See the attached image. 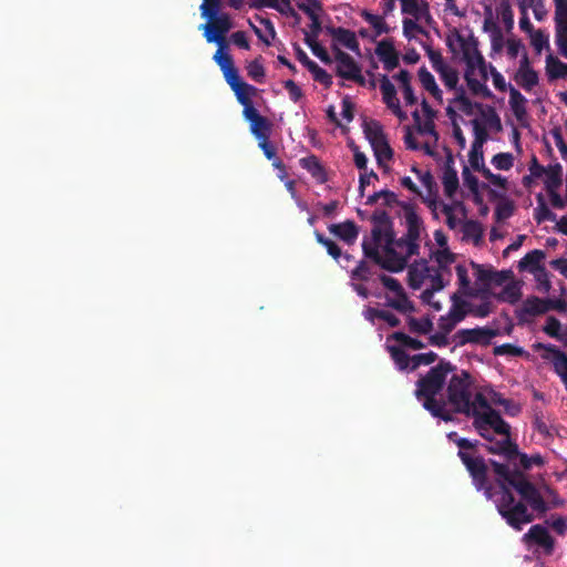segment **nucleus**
I'll list each match as a JSON object with an SVG mask.
<instances>
[{
  "label": "nucleus",
  "mask_w": 567,
  "mask_h": 567,
  "mask_svg": "<svg viewBox=\"0 0 567 567\" xmlns=\"http://www.w3.org/2000/svg\"><path fill=\"white\" fill-rule=\"evenodd\" d=\"M327 30L336 41L344 45L347 49L355 53H359L360 47L355 33L353 31L344 29L342 27H330Z\"/></svg>",
  "instance_id": "dca6fc26"
},
{
  "label": "nucleus",
  "mask_w": 567,
  "mask_h": 567,
  "mask_svg": "<svg viewBox=\"0 0 567 567\" xmlns=\"http://www.w3.org/2000/svg\"><path fill=\"white\" fill-rule=\"evenodd\" d=\"M417 20H412L409 18H405L403 20V34L406 39L411 40L413 38V32H417L423 35H429L427 31L421 27L417 22Z\"/></svg>",
  "instance_id": "864d4df0"
},
{
  "label": "nucleus",
  "mask_w": 567,
  "mask_h": 567,
  "mask_svg": "<svg viewBox=\"0 0 567 567\" xmlns=\"http://www.w3.org/2000/svg\"><path fill=\"white\" fill-rule=\"evenodd\" d=\"M429 277H431V287L422 292V299L425 302H430V299L433 298L434 293L445 287L444 279L439 271H436L433 276L430 275Z\"/></svg>",
  "instance_id": "c03bdc74"
},
{
  "label": "nucleus",
  "mask_w": 567,
  "mask_h": 567,
  "mask_svg": "<svg viewBox=\"0 0 567 567\" xmlns=\"http://www.w3.org/2000/svg\"><path fill=\"white\" fill-rule=\"evenodd\" d=\"M362 127L364 136L369 141L370 145H373L379 141H383L386 138L382 125L380 124V122L375 120H364Z\"/></svg>",
  "instance_id": "b1692460"
},
{
  "label": "nucleus",
  "mask_w": 567,
  "mask_h": 567,
  "mask_svg": "<svg viewBox=\"0 0 567 567\" xmlns=\"http://www.w3.org/2000/svg\"><path fill=\"white\" fill-rule=\"evenodd\" d=\"M470 416L474 417L473 426L477 433L487 441H493L491 431L499 435H509V424L505 422L499 412L494 409H489V411L483 412L473 409V411L470 413Z\"/></svg>",
  "instance_id": "39448f33"
},
{
  "label": "nucleus",
  "mask_w": 567,
  "mask_h": 567,
  "mask_svg": "<svg viewBox=\"0 0 567 567\" xmlns=\"http://www.w3.org/2000/svg\"><path fill=\"white\" fill-rule=\"evenodd\" d=\"M308 71L312 74L313 80L322 84L324 87L329 89L332 85V76L317 63H315Z\"/></svg>",
  "instance_id": "8fccbe9b"
},
{
  "label": "nucleus",
  "mask_w": 567,
  "mask_h": 567,
  "mask_svg": "<svg viewBox=\"0 0 567 567\" xmlns=\"http://www.w3.org/2000/svg\"><path fill=\"white\" fill-rule=\"evenodd\" d=\"M401 209L404 212V218L406 223V238L412 241L411 252H419L420 245L419 239L422 228V219L415 212V207L411 203H400Z\"/></svg>",
  "instance_id": "9b49d317"
},
{
  "label": "nucleus",
  "mask_w": 567,
  "mask_h": 567,
  "mask_svg": "<svg viewBox=\"0 0 567 567\" xmlns=\"http://www.w3.org/2000/svg\"><path fill=\"white\" fill-rule=\"evenodd\" d=\"M474 132V141L473 144L484 145L488 140V133L486 127L476 118L471 121Z\"/></svg>",
  "instance_id": "6e6d98bb"
},
{
  "label": "nucleus",
  "mask_w": 567,
  "mask_h": 567,
  "mask_svg": "<svg viewBox=\"0 0 567 567\" xmlns=\"http://www.w3.org/2000/svg\"><path fill=\"white\" fill-rule=\"evenodd\" d=\"M388 351L399 370L403 371L412 365V357H410L401 347L388 346Z\"/></svg>",
  "instance_id": "2f4dec72"
},
{
  "label": "nucleus",
  "mask_w": 567,
  "mask_h": 567,
  "mask_svg": "<svg viewBox=\"0 0 567 567\" xmlns=\"http://www.w3.org/2000/svg\"><path fill=\"white\" fill-rule=\"evenodd\" d=\"M412 172H414L422 185L427 189L429 195H435L436 194V182L430 171L422 172L421 169H417L416 167L412 168Z\"/></svg>",
  "instance_id": "de8ad7c7"
},
{
  "label": "nucleus",
  "mask_w": 567,
  "mask_h": 567,
  "mask_svg": "<svg viewBox=\"0 0 567 567\" xmlns=\"http://www.w3.org/2000/svg\"><path fill=\"white\" fill-rule=\"evenodd\" d=\"M208 22L199 27L204 30V37L208 43H216L219 48H227L226 35L233 28L231 18L221 12L214 16H202Z\"/></svg>",
  "instance_id": "0eeeda50"
},
{
  "label": "nucleus",
  "mask_w": 567,
  "mask_h": 567,
  "mask_svg": "<svg viewBox=\"0 0 567 567\" xmlns=\"http://www.w3.org/2000/svg\"><path fill=\"white\" fill-rule=\"evenodd\" d=\"M526 97L513 85H509V106L517 121H523L527 115Z\"/></svg>",
  "instance_id": "a211bd4d"
},
{
  "label": "nucleus",
  "mask_w": 567,
  "mask_h": 567,
  "mask_svg": "<svg viewBox=\"0 0 567 567\" xmlns=\"http://www.w3.org/2000/svg\"><path fill=\"white\" fill-rule=\"evenodd\" d=\"M548 312V308L546 307V299H540L536 296L528 297L524 302L520 310L517 312L519 319H523L524 316H539Z\"/></svg>",
  "instance_id": "f3484780"
},
{
  "label": "nucleus",
  "mask_w": 567,
  "mask_h": 567,
  "mask_svg": "<svg viewBox=\"0 0 567 567\" xmlns=\"http://www.w3.org/2000/svg\"><path fill=\"white\" fill-rule=\"evenodd\" d=\"M437 73L447 89L455 90L457 92L458 72L455 69L447 65Z\"/></svg>",
  "instance_id": "a18cd8bd"
},
{
  "label": "nucleus",
  "mask_w": 567,
  "mask_h": 567,
  "mask_svg": "<svg viewBox=\"0 0 567 567\" xmlns=\"http://www.w3.org/2000/svg\"><path fill=\"white\" fill-rule=\"evenodd\" d=\"M534 349L546 351L542 358L553 364L555 373L560 378L567 391V353L554 344L536 343Z\"/></svg>",
  "instance_id": "9d476101"
},
{
  "label": "nucleus",
  "mask_w": 567,
  "mask_h": 567,
  "mask_svg": "<svg viewBox=\"0 0 567 567\" xmlns=\"http://www.w3.org/2000/svg\"><path fill=\"white\" fill-rule=\"evenodd\" d=\"M315 237H316V240L322 245L323 247H326L327 249V252L334 259V260H338L341 255H342V250L341 248L331 239L324 237L323 234H321L320 231L316 230L315 231Z\"/></svg>",
  "instance_id": "37998d69"
},
{
  "label": "nucleus",
  "mask_w": 567,
  "mask_h": 567,
  "mask_svg": "<svg viewBox=\"0 0 567 567\" xmlns=\"http://www.w3.org/2000/svg\"><path fill=\"white\" fill-rule=\"evenodd\" d=\"M560 328H561L560 321L557 318L550 316L547 318L546 324L544 326L543 330L549 337L560 339V334H559Z\"/></svg>",
  "instance_id": "0e129e2a"
},
{
  "label": "nucleus",
  "mask_w": 567,
  "mask_h": 567,
  "mask_svg": "<svg viewBox=\"0 0 567 567\" xmlns=\"http://www.w3.org/2000/svg\"><path fill=\"white\" fill-rule=\"evenodd\" d=\"M452 306L447 315L454 319V321H462L468 312V302L463 300L458 293H453L451 297Z\"/></svg>",
  "instance_id": "c85d7f7f"
},
{
  "label": "nucleus",
  "mask_w": 567,
  "mask_h": 567,
  "mask_svg": "<svg viewBox=\"0 0 567 567\" xmlns=\"http://www.w3.org/2000/svg\"><path fill=\"white\" fill-rule=\"evenodd\" d=\"M247 73L258 83H261L265 79V68L258 60H254L248 64Z\"/></svg>",
  "instance_id": "680f3d73"
},
{
  "label": "nucleus",
  "mask_w": 567,
  "mask_h": 567,
  "mask_svg": "<svg viewBox=\"0 0 567 567\" xmlns=\"http://www.w3.org/2000/svg\"><path fill=\"white\" fill-rule=\"evenodd\" d=\"M545 252L539 249H534L527 252L518 262V270L525 271L535 275L539 270L545 269L542 265V261L545 259Z\"/></svg>",
  "instance_id": "2eb2a0df"
},
{
  "label": "nucleus",
  "mask_w": 567,
  "mask_h": 567,
  "mask_svg": "<svg viewBox=\"0 0 567 567\" xmlns=\"http://www.w3.org/2000/svg\"><path fill=\"white\" fill-rule=\"evenodd\" d=\"M300 166L308 171L313 178H316L319 183L327 182V175L323 166L317 156L311 155L308 157H303L300 161Z\"/></svg>",
  "instance_id": "412c9836"
},
{
  "label": "nucleus",
  "mask_w": 567,
  "mask_h": 567,
  "mask_svg": "<svg viewBox=\"0 0 567 567\" xmlns=\"http://www.w3.org/2000/svg\"><path fill=\"white\" fill-rule=\"evenodd\" d=\"M226 48H219L214 54L215 62L219 65L221 71H226L234 66V61L230 54L225 52Z\"/></svg>",
  "instance_id": "bf43d9fd"
},
{
  "label": "nucleus",
  "mask_w": 567,
  "mask_h": 567,
  "mask_svg": "<svg viewBox=\"0 0 567 567\" xmlns=\"http://www.w3.org/2000/svg\"><path fill=\"white\" fill-rule=\"evenodd\" d=\"M297 7L305 14H307L310 19L311 24L309 25V31L303 30L305 37L318 38L322 30V27H321L320 18H319L318 13L316 12V9H313L312 7L308 6L305 2H299L297 4Z\"/></svg>",
  "instance_id": "aec40b11"
},
{
  "label": "nucleus",
  "mask_w": 567,
  "mask_h": 567,
  "mask_svg": "<svg viewBox=\"0 0 567 567\" xmlns=\"http://www.w3.org/2000/svg\"><path fill=\"white\" fill-rule=\"evenodd\" d=\"M534 277L537 281V289L543 293H548L551 289L548 271L546 269L539 270Z\"/></svg>",
  "instance_id": "e2e57ef3"
},
{
  "label": "nucleus",
  "mask_w": 567,
  "mask_h": 567,
  "mask_svg": "<svg viewBox=\"0 0 567 567\" xmlns=\"http://www.w3.org/2000/svg\"><path fill=\"white\" fill-rule=\"evenodd\" d=\"M442 184L447 197H452L456 193L458 188V177L457 172L453 167L447 166L445 168L442 176Z\"/></svg>",
  "instance_id": "7c9ffc66"
},
{
  "label": "nucleus",
  "mask_w": 567,
  "mask_h": 567,
  "mask_svg": "<svg viewBox=\"0 0 567 567\" xmlns=\"http://www.w3.org/2000/svg\"><path fill=\"white\" fill-rule=\"evenodd\" d=\"M368 258L361 259L350 272L352 281L368 282L374 275L373 268L367 261Z\"/></svg>",
  "instance_id": "cd10ccee"
},
{
  "label": "nucleus",
  "mask_w": 567,
  "mask_h": 567,
  "mask_svg": "<svg viewBox=\"0 0 567 567\" xmlns=\"http://www.w3.org/2000/svg\"><path fill=\"white\" fill-rule=\"evenodd\" d=\"M388 306L402 313L414 311V306L412 301L409 300L404 290L401 293H396L395 299H389Z\"/></svg>",
  "instance_id": "58836bf2"
},
{
  "label": "nucleus",
  "mask_w": 567,
  "mask_h": 567,
  "mask_svg": "<svg viewBox=\"0 0 567 567\" xmlns=\"http://www.w3.org/2000/svg\"><path fill=\"white\" fill-rule=\"evenodd\" d=\"M465 81L467 83L468 89L475 95H482L485 99H491L493 93L486 86V84L482 83L480 80L472 76V71L467 70L465 72Z\"/></svg>",
  "instance_id": "c9c22d12"
},
{
  "label": "nucleus",
  "mask_w": 567,
  "mask_h": 567,
  "mask_svg": "<svg viewBox=\"0 0 567 567\" xmlns=\"http://www.w3.org/2000/svg\"><path fill=\"white\" fill-rule=\"evenodd\" d=\"M271 127V122L267 117L260 116L250 124V132L258 141H260L270 137Z\"/></svg>",
  "instance_id": "473e14b6"
},
{
  "label": "nucleus",
  "mask_w": 567,
  "mask_h": 567,
  "mask_svg": "<svg viewBox=\"0 0 567 567\" xmlns=\"http://www.w3.org/2000/svg\"><path fill=\"white\" fill-rule=\"evenodd\" d=\"M391 338L393 340L400 342L403 347H406L410 349L419 350V349H423L425 347V344L422 341L414 339L401 331L394 332L391 336Z\"/></svg>",
  "instance_id": "09e8293b"
},
{
  "label": "nucleus",
  "mask_w": 567,
  "mask_h": 567,
  "mask_svg": "<svg viewBox=\"0 0 567 567\" xmlns=\"http://www.w3.org/2000/svg\"><path fill=\"white\" fill-rule=\"evenodd\" d=\"M378 164L381 166L384 161H391L393 158V151L388 142V138L379 141L371 145Z\"/></svg>",
  "instance_id": "4c0bfd02"
},
{
  "label": "nucleus",
  "mask_w": 567,
  "mask_h": 567,
  "mask_svg": "<svg viewBox=\"0 0 567 567\" xmlns=\"http://www.w3.org/2000/svg\"><path fill=\"white\" fill-rule=\"evenodd\" d=\"M231 90L235 92L236 97L241 105L250 103L251 95L256 92V89L246 82L240 83L238 86L231 87Z\"/></svg>",
  "instance_id": "49530a36"
},
{
  "label": "nucleus",
  "mask_w": 567,
  "mask_h": 567,
  "mask_svg": "<svg viewBox=\"0 0 567 567\" xmlns=\"http://www.w3.org/2000/svg\"><path fill=\"white\" fill-rule=\"evenodd\" d=\"M524 539L527 543L543 547L547 554L554 550L555 540L548 529L540 524L533 525L524 535Z\"/></svg>",
  "instance_id": "ddd939ff"
},
{
  "label": "nucleus",
  "mask_w": 567,
  "mask_h": 567,
  "mask_svg": "<svg viewBox=\"0 0 567 567\" xmlns=\"http://www.w3.org/2000/svg\"><path fill=\"white\" fill-rule=\"evenodd\" d=\"M555 25L567 24V0H554Z\"/></svg>",
  "instance_id": "052dcab7"
},
{
  "label": "nucleus",
  "mask_w": 567,
  "mask_h": 567,
  "mask_svg": "<svg viewBox=\"0 0 567 567\" xmlns=\"http://www.w3.org/2000/svg\"><path fill=\"white\" fill-rule=\"evenodd\" d=\"M456 276L458 279L460 289L463 295L468 297H476L478 296V291L471 288V281L468 278L467 268L464 265H457L455 267Z\"/></svg>",
  "instance_id": "72a5a7b5"
},
{
  "label": "nucleus",
  "mask_w": 567,
  "mask_h": 567,
  "mask_svg": "<svg viewBox=\"0 0 567 567\" xmlns=\"http://www.w3.org/2000/svg\"><path fill=\"white\" fill-rule=\"evenodd\" d=\"M437 359V354L433 351L426 353H420L412 357L411 371L416 370L421 365H429Z\"/></svg>",
  "instance_id": "5fc2aeb1"
},
{
  "label": "nucleus",
  "mask_w": 567,
  "mask_h": 567,
  "mask_svg": "<svg viewBox=\"0 0 567 567\" xmlns=\"http://www.w3.org/2000/svg\"><path fill=\"white\" fill-rule=\"evenodd\" d=\"M409 285L413 289H419L424 280L430 276V267L425 261L420 265L411 266L409 269Z\"/></svg>",
  "instance_id": "5701e85b"
},
{
  "label": "nucleus",
  "mask_w": 567,
  "mask_h": 567,
  "mask_svg": "<svg viewBox=\"0 0 567 567\" xmlns=\"http://www.w3.org/2000/svg\"><path fill=\"white\" fill-rule=\"evenodd\" d=\"M455 102H457L460 104L461 110L465 114L470 115L473 113V104H472L471 100L466 96V93H465V90L463 86H460L457 89Z\"/></svg>",
  "instance_id": "338daca9"
},
{
  "label": "nucleus",
  "mask_w": 567,
  "mask_h": 567,
  "mask_svg": "<svg viewBox=\"0 0 567 567\" xmlns=\"http://www.w3.org/2000/svg\"><path fill=\"white\" fill-rule=\"evenodd\" d=\"M455 370L451 362L441 360L437 365L431 368L429 372L416 382L415 395L423 400V406L433 416L444 421H451V414L445 410L446 403L443 400H436V395L443 390L446 377Z\"/></svg>",
  "instance_id": "f03ea898"
},
{
  "label": "nucleus",
  "mask_w": 567,
  "mask_h": 567,
  "mask_svg": "<svg viewBox=\"0 0 567 567\" xmlns=\"http://www.w3.org/2000/svg\"><path fill=\"white\" fill-rule=\"evenodd\" d=\"M372 224L371 238H364L362 245H375L380 248L384 243L394 241V224L390 215L383 209H375L370 217Z\"/></svg>",
  "instance_id": "423d86ee"
},
{
  "label": "nucleus",
  "mask_w": 567,
  "mask_h": 567,
  "mask_svg": "<svg viewBox=\"0 0 567 567\" xmlns=\"http://www.w3.org/2000/svg\"><path fill=\"white\" fill-rule=\"evenodd\" d=\"M408 327L410 332L417 334H427L433 329V322L429 317L416 319L414 317L408 318Z\"/></svg>",
  "instance_id": "e433bc0d"
},
{
  "label": "nucleus",
  "mask_w": 567,
  "mask_h": 567,
  "mask_svg": "<svg viewBox=\"0 0 567 567\" xmlns=\"http://www.w3.org/2000/svg\"><path fill=\"white\" fill-rule=\"evenodd\" d=\"M336 65V74L341 79L353 81L361 86L365 85V79L361 74V66L347 52L333 45Z\"/></svg>",
  "instance_id": "6e6552de"
},
{
  "label": "nucleus",
  "mask_w": 567,
  "mask_h": 567,
  "mask_svg": "<svg viewBox=\"0 0 567 567\" xmlns=\"http://www.w3.org/2000/svg\"><path fill=\"white\" fill-rule=\"evenodd\" d=\"M374 52L382 63L399 53L395 50L393 41L391 39L381 40L377 44Z\"/></svg>",
  "instance_id": "ea45409f"
},
{
  "label": "nucleus",
  "mask_w": 567,
  "mask_h": 567,
  "mask_svg": "<svg viewBox=\"0 0 567 567\" xmlns=\"http://www.w3.org/2000/svg\"><path fill=\"white\" fill-rule=\"evenodd\" d=\"M544 181L546 190L558 189L563 184V167L559 163L548 165L545 172Z\"/></svg>",
  "instance_id": "393cba45"
},
{
  "label": "nucleus",
  "mask_w": 567,
  "mask_h": 567,
  "mask_svg": "<svg viewBox=\"0 0 567 567\" xmlns=\"http://www.w3.org/2000/svg\"><path fill=\"white\" fill-rule=\"evenodd\" d=\"M514 81L526 92H530L539 83L538 73L535 70L516 71Z\"/></svg>",
  "instance_id": "bb28decb"
},
{
  "label": "nucleus",
  "mask_w": 567,
  "mask_h": 567,
  "mask_svg": "<svg viewBox=\"0 0 567 567\" xmlns=\"http://www.w3.org/2000/svg\"><path fill=\"white\" fill-rule=\"evenodd\" d=\"M305 43L321 62L324 64H330L332 62L327 50L318 42V38L305 37Z\"/></svg>",
  "instance_id": "79ce46f5"
},
{
  "label": "nucleus",
  "mask_w": 567,
  "mask_h": 567,
  "mask_svg": "<svg viewBox=\"0 0 567 567\" xmlns=\"http://www.w3.org/2000/svg\"><path fill=\"white\" fill-rule=\"evenodd\" d=\"M499 333L498 329L488 327H476L473 329H461L454 334V340L457 347H463L467 343L488 346L493 338Z\"/></svg>",
  "instance_id": "1a4fd4ad"
},
{
  "label": "nucleus",
  "mask_w": 567,
  "mask_h": 567,
  "mask_svg": "<svg viewBox=\"0 0 567 567\" xmlns=\"http://www.w3.org/2000/svg\"><path fill=\"white\" fill-rule=\"evenodd\" d=\"M361 246L364 258L370 259L373 264L391 272L402 271L410 258L396 251L394 241L384 243L380 248L375 247V245L370 247L368 244Z\"/></svg>",
  "instance_id": "7ed1b4c3"
},
{
  "label": "nucleus",
  "mask_w": 567,
  "mask_h": 567,
  "mask_svg": "<svg viewBox=\"0 0 567 567\" xmlns=\"http://www.w3.org/2000/svg\"><path fill=\"white\" fill-rule=\"evenodd\" d=\"M361 17L374 29L375 37H380L381 34L384 33H390L391 28L385 22L384 16L373 14L368 10H363L361 12Z\"/></svg>",
  "instance_id": "a878e982"
},
{
  "label": "nucleus",
  "mask_w": 567,
  "mask_h": 567,
  "mask_svg": "<svg viewBox=\"0 0 567 567\" xmlns=\"http://www.w3.org/2000/svg\"><path fill=\"white\" fill-rule=\"evenodd\" d=\"M514 213V204L511 200H503L497 204L494 213L496 221H502L509 218Z\"/></svg>",
  "instance_id": "3c124183"
},
{
  "label": "nucleus",
  "mask_w": 567,
  "mask_h": 567,
  "mask_svg": "<svg viewBox=\"0 0 567 567\" xmlns=\"http://www.w3.org/2000/svg\"><path fill=\"white\" fill-rule=\"evenodd\" d=\"M502 444L503 455L506 456L507 460L512 461L520 455L517 444L511 441L509 435L502 440Z\"/></svg>",
  "instance_id": "774afa93"
},
{
  "label": "nucleus",
  "mask_w": 567,
  "mask_h": 567,
  "mask_svg": "<svg viewBox=\"0 0 567 567\" xmlns=\"http://www.w3.org/2000/svg\"><path fill=\"white\" fill-rule=\"evenodd\" d=\"M522 298V289L518 282L512 281L507 284L498 293L497 299L511 305H515Z\"/></svg>",
  "instance_id": "c756f323"
},
{
  "label": "nucleus",
  "mask_w": 567,
  "mask_h": 567,
  "mask_svg": "<svg viewBox=\"0 0 567 567\" xmlns=\"http://www.w3.org/2000/svg\"><path fill=\"white\" fill-rule=\"evenodd\" d=\"M221 0H204L199 7L202 16H214L220 12Z\"/></svg>",
  "instance_id": "69168bd1"
},
{
  "label": "nucleus",
  "mask_w": 567,
  "mask_h": 567,
  "mask_svg": "<svg viewBox=\"0 0 567 567\" xmlns=\"http://www.w3.org/2000/svg\"><path fill=\"white\" fill-rule=\"evenodd\" d=\"M530 35V43L537 53H540L544 48H549L548 35L542 30H536Z\"/></svg>",
  "instance_id": "4d7b16f0"
},
{
  "label": "nucleus",
  "mask_w": 567,
  "mask_h": 567,
  "mask_svg": "<svg viewBox=\"0 0 567 567\" xmlns=\"http://www.w3.org/2000/svg\"><path fill=\"white\" fill-rule=\"evenodd\" d=\"M495 355H512V357H520L525 353L524 349L520 347H516L512 343H504L501 346H496L494 348Z\"/></svg>",
  "instance_id": "13d9d810"
},
{
  "label": "nucleus",
  "mask_w": 567,
  "mask_h": 567,
  "mask_svg": "<svg viewBox=\"0 0 567 567\" xmlns=\"http://www.w3.org/2000/svg\"><path fill=\"white\" fill-rule=\"evenodd\" d=\"M492 164L501 171H508L514 165V157L511 153H498L493 156Z\"/></svg>",
  "instance_id": "603ef678"
},
{
  "label": "nucleus",
  "mask_w": 567,
  "mask_h": 567,
  "mask_svg": "<svg viewBox=\"0 0 567 567\" xmlns=\"http://www.w3.org/2000/svg\"><path fill=\"white\" fill-rule=\"evenodd\" d=\"M537 203L538 205L534 210L535 220L538 224L544 223L546 220L555 221L557 216L549 209L542 194L537 195Z\"/></svg>",
  "instance_id": "f704fd0d"
},
{
  "label": "nucleus",
  "mask_w": 567,
  "mask_h": 567,
  "mask_svg": "<svg viewBox=\"0 0 567 567\" xmlns=\"http://www.w3.org/2000/svg\"><path fill=\"white\" fill-rule=\"evenodd\" d=\"M380 90L385 105L389 109H396L399 111L400 101L396 96L395 86L385 74L380 75Z\"/></svg>",
  "instance_id": "6ab92c4d"
},
{
  "label": "nucleus",
  "mask_w": 567,
  "mask_h": 567,
  "mask_svg": "<svg viewBox=\"0 0 567 567\" xmlns=\"http://www.w3.org/2000/svg\"><path fill=\"white\" fill-rule=\"evenodd\" d=\"M328 230L347 245H353L359 236L358 226L350 219L339 224H331Z\"/></svg>",
  "instance_id": "4468645a"
},
{
  "label": "nucleus",
  "mask_w": 567,
  "mask_h": 567,
  "mask_svg": "<svg viewBox=\"0 0 567 567\" xmlns=\"http://www.w3.org/2000/svg\"><path fill=\"white\" fill-rule=\"evenodd\" d=\"M472 377L470 372L462 370L460 374H454L447 385L449 402L456 412L470 416L472 406Z\"/></svg>",
  "instance_id": "20e7f679"
},
{
  "label": "nucleus",
  "mask_w": 567,
  "mask_h": 567,
  "mask_svg": "<svg viewBox=\"0 0 567 567\" xmlns=\"http://www.w3.org/2000/svg\"><path fill=\"white\" fill-rule=\"evenodd\" d=\"M455 37L461 47L463 60L467 64L468 69L473 70L476 64H484V58L477 48L478 42L473 35L466 39L455 30Z\"/></svg>",
  "instance_id": "f8f14e48"
},
{
  "label": "nucleus",
  "mask_w": 567,
  "mask_h": 567,
  "mask_svg": "<svg viewBox=\"0 0 567 567\" xmlns=\"http://www.w3.org/2000/svg\"><path fill=\"white\" fill-rule=\"evenodd\" d=\"M457 456L467 470L473 485L477 491H484L487 499L495 497L494 502L498 514L515 530L535 519L534 513L545 514L548 505L537 487L517 470L512 471L508 465L489 460L496 474L498 492H493L488 482V465L484 457L477 453L480 442L468 439H457Z\"/></svg>",
  "instance_id": "f257e3e1"
},
{
  "label": "nucleus",
  "mask_w": 567,
  "mask_h": 567,
  "mask_svg": "<svg viewBox=\"0 0 567 567\" xmlns=\"http://www.w3.org/2000/svg\"><path fill=\"white\" fill-rule=\"evenodd\" d=\"M414 123L416 125L417 132L420 134H429L433 135L435 138H437V132L435 131V124L433 121V117H426L424 122L421 121V116L417 111H414L412 113Z\"/></svg>",
  "instance_id": "a19ab883"
},
{
  "label": "nucleus",
  "mask_w": 567,
  "mask_h": 567,
  "mask_svg": "<svg viewBox=\"0 0 567 567\" xmlns=\"http://www.w3.org/2000/svg\"><path fill=\"white\" fill-rule=\"evenodd\" d=\"M546 73L548 79L557 80L567 78V63L561 62L553 54L546 56Z\"/></svg>",
  "instance_id": "4be33fe9"
}]
</instances>
